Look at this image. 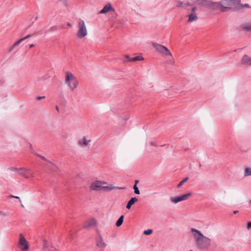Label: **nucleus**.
I'll return each instance as SVG.
<instances>
[{
	"instance_id": "47",
	"label": "nucleus",
	"mask_w": 251,
	"mask_h": 251,
	"mask_svg": "<svg viewBox=\"0 0 251 251\" xmlns=\"http://www.w3.org/2000/svg\"><path fill=\"white\" fill-rule=\"evenodd\" d=\"M67 25H68V26H72V25H71L70 23H68L67 24Z\"/></svg>"
},
{
	"instance_id": "3",
	"label": "nucleus",
	"mask_w": 251,
	"mask_h": 251,
	"mask_svg": "<svg viewBox=\"0 0 251 251\" xmlns=\"http://www.w3.org/2000/svg\"><path fill=\"white\" fill-rule=\"evenodd\" d=\"M152 47L155 49L156 51L165 55H169L172 57V54L168 49L161 44H159L156 43H153Z\"/></svg>"
},
{
	"instance_id": "35",
	"label": "nucleus",
	"mask_w": 251,
	"mask_h": 251,
	"mask_svg": "<svg viewBox=\"0 0 251 251\" xmlns=\"http://www.w3.org/2000/svg\"><path fill=\"white\" fill-rule=\"evenodd\" d=\"M125 57L129 61H131V58L128 55H125Z\"/></svg>"
},
{
	"instance_id": "49",
	"label": "nucleus",
	"mask_w": 251,
	"mask_h": 251,
	"mask_svg": "<svg viewBox=\"0 0 251 251\" xmlns=\"http://www.w3.org/2000/svg\"><path fill=\"white\" fill-rule=\"evenodd\" d=\"M249 203L251 205V200L249 201Z\"/></svg>"
},
{
	"instance_id": "36",
	"label": "nucleus",
	"mask_w": 251,
	"mask_h": 251,
	"mask_svg": "<svg viewBox=\"0 0 251 251\" xmlns=\"http://www.w3.org/2000/svg\"><path fill=\"white\" fill-rule=\"evenodd\" d=\"M30 151H31V152H32V153H34V154H35V153L34 152V151L33 150L32 146V145H31V144L30 145Z\"/></svg>"
},
{
	"instance_id": "32",
	"label": "nucleus",
	"mask_w": 251,
	"mask_h": 251,
	"mask_svg": "<svg viewBox=\"0 0 251 251\" xmlns=\"http://www.w3.org/2000/svg\"><path fill=\"white\" fill-rule=\"evenodd\" d=\"M251 228V222H250L247 224V228L250 229Z\"/></svg>"
},
{
	"instance_id": "18",
	"label": "nucleus",
	"mask_w": 251,
	"mask_h": 251,
	"mask_svg": "<svg viewBox=\"0 0 251 251\" xmlns=\"http://www.w3.org/2000/svg\"><path fill=\"white\" fill-rule=\"evenodd\" d=\"M198 20V17L195 13H191L188 15V22H192Z\"/></svg>"
},
{
	"instance_id": "15",
	"label": "nucleus",
	"mask_w": 251,
	"mask_h": 251,
	"mask_svg": "<svg viewBox=\"0 0 251 251\" xmlns=\"http://www.w3.org/2000/svg\"><path fill=\"white\" fill-rule=\"evenodd\" d=\"M32 36L31 35L29 34L25 36V37L22 38L20 39L19 40L17 41L16 42H15L14 45L10 48L9 49V51H11L16 46H18L20 43H21L23 41L25 40L26 39H28Z\"/></svg>"
},
{
	"instance_id": "19",
	"label": "nucleus",
	"mask_w": 251,
	"mask_h": 251,
	"mask_svg": "<svg viewBox=\"0 0 251 251\" xmlns=\"http://www.w3.org/2000/svg\"><path fill=\"white\" fill-rule=\"evenodd\" d=\"M90 142V140H87L86 139V138L84 137L83 138V139L82 140H79V141L78 143H79V144L80 145H83L86 146Z\"/></svg>"
},
{
	"instance_id": "1",
	"label": "nucleus",
	"mask_w": 251,
	"mask_h": 251,
	"mask_svg": "<svg viewBox=\"0 0 251 251\" xmlns=\"http://www.w3.org/2000/svg\"><path fill=\"white\" fill-rule=\"evenodd\" d=\"M190 231L194 239L196 246L201 250H205L211 245V239L204 236L201 231L191 228Z\"/></svg>"
},
{
	"instance_id": "20",
	"label": "nucleus",
	"mask_w": 251,
	"mask_h": 251,
	"mask_svg": "<svg viewBox=\"0 0 251 251\" xmlns=\"http://www.w3.org/2000/svg\"><path fill=\"white\" fill-rule=\"evenodd\" d=\"M124 216L123 215H122L120 217L119 219L117 221V222L116 223V226L117 227H119L120 226H121L122 225L123 221H124Z\"/></svg>"
},
{
	"instance_id": "33",
	"label": "nucleus",
	"mask_w": 251,
	"mask_h": 251,
	"mask_svg": "<svg viewBox=\"0 0 251 251\" xmlns=\"http://www.w3.org/2000/svg\"><path fill=\"white\" fill-rule=\"evenodd\" d=\"M10 197L14 198H15V199H19L20 200V201L21 202V201L20 200V197H19L18 196H13V195H10Z\"/></svg>"
},
{
	"instance_id": "27",
	"label": "nucleus",
	"mask_w": 251,
	"mask_h": 251,
	"mask_svg": "<svg viewBox=\"0 0 251 251\" xmlns=\"http://www.w3.org/2000/svg\"><path fill=\"white\" fill-rule=\"evenodd\" d=\"M152 229H147V230H146L144 231V234L145 235H150L151 234V233H152Z\"/></svg>"
},
{
	"instance_id": "22",
	"label": "nucleus",
	"mask_w": 251,
	"mask_h": 251,
	"mask_svg": "<svg viewBox=\"0 0 251 251\" xmlns=\"http://www.w3.org/2000/svg\"><path fill=\"white\" fill-rule=\"evenodd\" d=\"M102 190L106 191H110L113 189H114V186L112 185H109V186H103L102 188Z\"/></svg>"
},
{
	"instance_id": "24",
	"label": "nucleus",
	"mask_w": 251,
	"mask_h": 251,
	"mask_svg": "<svg viewBox=\"0 0 251 251\" xmlns=\"http://www.w3.org/2000/svg\"><path fill=\"white\" fill-rule=\"evenodd\" d=\"M250 176H251V168H246L245 169L244 176L246 177Z\"/></svg>"
},
{
	"instance_id": "9",
	"label": "nucleus",
	"mask_w": 251,
	"mask_h": 251,
	"mask_svg": "<svg viewBox=\"0 0 251 251\" xmlns=\"http://www.w3.org/2000/svg\"><path fill=\"white\" fill-rule=\"evenodd\" d=\"M19 248L23 251H25L28 249L27 243L25 238L22 235H20Z\"/></svg>"
},
{
	"instance_id": "28",
	"label": "nucleus",
	"mask_w": 251,
	"mask_h": 251,
	"mask_svg": "<svg viewBox=\"0 0 251 251\" xmlns=\"http://www.w3.org/2000/svg\"><path fill=\"white\" fill-rule=\"evenodd\" d=\"M35 154L39 157H40L42 159L45 160V161H47L48 162H49L44 156H42L40 154H39L38 153H35Z\"/></svg>"
},
{
	"instance_id": "4",
	"label": "nucleus",
	"mask_w": 251,
	"mask_h": 251,
	"mask_svg": "<svg viewBox=\"0 0 251 251\" xmlns=\"http://www.w3.org/2000/svg\"><path fill=\"white\" fill-rule=\"evenodd\" d=\"M79 29L77 32L76 35L78 38H82L87 34V31L86 29L85 23L83 20H80L78 22Z\"/></svg>"
},
{
	"instance_id": "40",
	"label": "nucleus",
	"mask_w": 251,
	"mask_h": 251,
	"mask_svg": "<svg viewBox=\"0 0 251 251\" xmlns=\"http://www.w3.org/2000/svg\"><path fill=\"white\" fill-rule=\"evenodd\" d=\"M196 8L195 7H194L192 8L191 11H192V12H193L196 10Z\"/></svg>"
},
{
	"instance_id": "16",
	"label": "nucleus",
	"mask_w": 251,
	"mask_h": 251,
	"mask_svg": "<svg viewBox=\"0 0 251 251\" xmlns=\"http://www.w3.org/2000/svg\"><path fill=\"white\" fill-rule=\"evenodd\" d=\"M138 201V199L136 197H133L128 201L126 208L128 209H130L131 206Z\"/></svg>"
},
{
	"instance_id": "17",
	"label": "nucleus",
	"mask_w": 251,
	"mask_h": 251,
	"mask_svg": "<svg viewBox=\"0 0 251 251\" xmlns=\"http://www.w3.org/2000/svg\"><path fill=\"white\" fill-rule=\"evenodd\" d=\"M240 27L242 29L247 32L251 31V24L247 23L242 24Z\"/></svg>"
},
{
	"instance_id": "6",
	"label": "nucleus",
	"mask_w": 251,
	"mask_h": 251,
	"mask_svg": "<svg viewBox=\"0 0 251 251\" xmlns=\"http://www.w3.org/2000/svg\"><path fill=\"white\" fill-rule=\"evenodd\" d=\"M217 7L220 6L222 8L221 11L222 12H225L226 9L231 8L230 7L233 5V2L232 0H222L219 2H217Z\"/></svg>"
},
{
	"instance_id": "8",
	"label": "nucleus",
	"mask_w": 251,
	"mask_h": 251,
	"mask_svg": "<svg viewBox=\"0 0 251 251\" xmlns=\"http://www.w3.org/2000/svg\"><path fill=\"white\" fill-rule=\"evenodd\" d=\"M106 182L104 181H101L97 180L93 182L90 187L91 190H95V191H100L102 190V188L103 186H102V184H106Z\"/></svg>"
},
{
	"instance_id": "48",
	"label": "nucleus",
	"mask_w": 251,
	"mask_h": 251,
	"mask_svg": "<svg viewBox=\"0 0 251 251\" xmlns=\"http://www.w3.org/2000/svg\"><path fill=\"white\" fill-rule=\"evenodd\" d=\"M38 16H36V17H35V18H34L35 21L37 20L38 19Z\"/></svg>"
},
{
	"instance_id": "12",
	"label": "nucleus",
	"mask_w": 251,
	"mask_h": 251,
	"mask_svg": "<svg viewBox=\"0 0 251 251\" xmlns=\"http://www.w3.org/2000/svg\"><path fill=\"white\" fill-rule=\"evenodd\" d=\"M96 245L98 248L102 249H104L106 246V244L103 242L102 236L99 234L96 240Z\"/></svg>"
},
{
	"instance_id": "37",
	"label": "nucleus",
	"mask_w": 251,
	"mask_h": 251,
	"mask_svg": "<svg viewBox=\"0 0 251 251\" xmlns=\"http://www.w3.org/2000/svg\"><path fill=\"white\" fill-rule=\"evenodd\" d=\"M243 7H249L250 6H249V4L246 3V4L243 5Z\"/></svg>"
},
{
	"instance_id": "34",
	"label": "nucleus",
	"mask_w": 251,
	"mask_h": 251,
	"mask_svg": "<svg viewBox=\"0 0 251 251\" xmlns=\"http://www.w3.org/2000/svg\"><path fill=\"white\" fill-rule=\"evenodd\" d=\"M125 188L122 187H118V186H114V189H119V190H122L124 189Z\"/></svg>"
},
{
	"instance_id": "43",
	"label": "nucleus",
	"mask_w": 251,
	"mask_h": 251,
	"mask_svg": "<svg viewBox=\"0 0 251 251\" xmlns=\"http://www.w3.org/2000/svg\"><path fill=\"white\" fill-rule=\"evenodd\" d=\"M62 1L64 4L66 3L67 0H60Z\"/></svg>"
},
{
	"instance_id": "14",
	"label": "nucleus",
	"mask_w": 251,
	"mask_h": 251,
	"mask_svg": "<svg viewBox=\"0 0 251 251\" xmlns=\"http://www.w3.org/2000/svg\"><path fill=\"white\" fill-rule=\"evenodd\" d=\"M96 223L97 222L95 219H91L86 222V223L83 226V227L84 228H89L90 227L95 226L96 225Z\"/></svg>"
},
{
	"instance_id": "5",
	"label": "nucleus",
	"mask_w": 251,
	"mask_h": 251,
	"mask_svg": "<svg viewBox=\"0 0 251 251\" xmlns=\"http://www.w3.org/2000/svg\"><path fill=\"white\" fill-rule=\"evenodd\" d=\"M192 195L191 193H188L180 196H177L176 197H171L170 198V201L174 204H176L180 201L187 200L190 196Z\"/></svg>"
},
{
	"instance_id": "50",
	"label": "nucleus",
	"mask_w": 251,
	"mask_h": 251,
	"mask_svg": "<svg viewBox=\"0 0 251 251\" xmlns=\"http://www.w3.org/2000/svg\"><path fill=\"white\" fill-rule=\"evenodd\" d=\"M193 251L191 250V251Z\"/></svg>"
},
{
	"instance_id": "38",
	"label": "nucleus",
	"mask_w": 251,
	"mask_h": 251,
	"mask_svg": "<svg viewBox=\"0 0 251 251\" xmlns=\"http://www.w3.org/2000/svg\"><path fill=\"white\" fill-rule=\"evenodd\" d=\"M190 3L189 2L184 3V6H187L190 5Z\"/></svg>"
},
{
	"instance_id": "26",
	"label": "nucleus",
	"mask_w": 251,
	"mask_h": 251,
	"mask_svg": "<svg viewBox=\"0 0 251 251\" xmlns=\"http://www.w3.org/2000/svg\"><path fill=\"white\" fill-rule=\"evenodd\" d=\"M133 188L134 189V193L135 194H137V195L140 194V191H139L138 187L136 185V184L134 185Z\"/></svg>"
},
{
	"instance_id": "42",
	"label": "nucleus",
	"mask_w": 251,
	"mask_h": 251,
	"mask_svg": "<svg viewBox=\"0 0 251 251\" xmlns=\"http://www.w3.org/2000/svg\"><path fill=\"white\" fill-rule=\"evenodd\" d=\"M238 212H239V211H238V210H235L233 211V213L234 214H236L238 213Z\"/></svg>"
},
{
	"instance_id": "46",
	"label": "nucleus",
	"mask_w": 251,
	"mask_h": 251,
	"mask_svg": "<svg viewBox=\"0 0 251 251\" xmlns=\"http://www.w3.org/2000/svg\"><path fill=\"white\" fill-rule=\"evenodd\" d=\"M129 116H126V118H125V120H127L128 119H129Z\"/></svg>"
},
{
	"instance_id": "25",
	"label": "nucleus",
	"mask_w": 251,
	"mask_h": 251,
	"mask_svg": "<svg viewBox=\"0 0 251 251\" xmlns=\"http://www.w3.org/2000/svg\"><path fill=\"white\" fill-rule=\"evenodd\" d=\"M188 177H186L184 178L182 180H181L177 185V187L178 188H180L185 182H186L188 180Z\"/></svg>"
},
{
	"instance_id": "21",
	"label": "nucleus",
	"mask_w": 251,
	"mask_h": 251,
	"mask_svg": "<svg viewBox=\"0 0 251 251\" xmlns=\"http://www.w3.org/2000/svg\"><path fill=\"white\" fill-rule=\"evenodd\" d=\"M205 0H193V2L198 5L203 6Z\"/></svg>"
},
{
	"instance_id": "41",
	"label": "nucleus",
	"mask_w": 251,
	"mask_h": 251,
	"mask_svg": "<svg viewBox=\"0 0 251 251\" xmlns=\"http://www.w3.org/2000/svg\"><path fill=\"white\" fill-rule=\"evenodd\" d=\"M138 182H139V180H135V184H136V186H137V184H138Z\"/></svg>"
},
{
	"instance_id": "2",
	"label": "nucleus",
	"mask_w": 251,
	"mask_h": 251,
	"mask_svg": "<svg viewBox=\"0 0 251 251\" xmlns=\"http://www.w3.org/2000/svg\"><path fill=\"white\" fill-rule=\"evenodd\" d=\"M65 83L71 90H74L78 86V81L75 76L71 72H65Z\"/></svg>"
},
{
	"instance_id": "7",
	"label": "nucleus",
	"mask_w": 251,
	"mask_h": 251,
	"mask_svg": "<svg viewBox=\"0 0 251 251\" xmlns=\"http://www.w3.org/2000/svg\"><path fill=\"white\" fill-rule=\"evenodd\" d=\"M18 174L24 176L25 178L34 176L33 172L26 168H20L19 169Z\"/></svg>"
},
{
	"instance_id": "23",
	"label": "nucleus",
	"mask_w": 251,
	"mask_h": 251,
	"mask_svg": "<svg viewBox=\"0 0 251 251\" xmlns=\"http://www.w3.org/2000/svg\"><path fill=\"white\" fill-rule=\"evenodd\" d=\"M144 60V58L141 56H136L131 59V62H135L137 61H140Z\"/></svg>"
},
{
	"instance_id": "11",
	"label": "nucleus",
	"mask_w": 251,
	"mask_h": 251,
	"mask_svg": "<svg viewBox=\"0 0 251 251\" xmlns=\"http://www.w3.org/2000/svg\"><path fill=\"white\" fill-rule=\"evenodd\" d=\"M241 64L248 67L251 66V57H250L247 54L244 55L241 59Z\"/></svg>"
},
{
	"instance_id": "44",
	"label": "nucleus",
	"mask_w": 251,
	"mask_h": 251,
	"mask_svg": "<svg viewBox=\"0 0 251 251\" xmlns=\"http://www.w3.org/2000/svg\"><path fill=\"white\" fill-rule=\"evenodd\" d=\"M55 109L57 111H59V107L58 106H55Z\"/></svg>"
},
{
	"instance_id": "39",
	"label": "nucleus",
	"mask_w": 251,
	"mask_h": 251,
	"mask_svg": "<svg viewBox=\"0 0 251 251\" xmlns=\"http://www.w3.org/2000/svg\"><path fill=\"white\" fill-rule=\"evenodd\" d=\"M151 145L152 146H156V145H155V143H154L153 142H151Z\"/></svg>"
},
{
	"instance_id": "13",
	"label": "nucleus",
	"mask_w": 251,
	"mask_h": 251,
	"mask_svg": "<svg viewBox=\"0 0 251 251\" xmlns=\"http://www.w3.org/2000/svg\"><path fill=\"white\" fill-rule=\"evenodd\" d=\"M114 10V8L112 7L110 3H108L106 4L103 8L100 11V14H105L110 11H113Z\"/></svg>"
},
{
	"instance_id": "31",
	"label": "nucleus",
	"mask_w": 251,
	"mask_h": 251,
	"mask_svg": "<svg viewBox=\"0 0 251 251\" xmlns=\"http://www.w3.org/2000/svg\"><path fill=\"white\" fill-rule=\"evenodd\" d=\"M176 6L177 7H180V6H182V7H183L184 6V3L182 2H179L177 5H176Z\"/></svg>"
},
{
	"instance_id": "10",
	"label": "nucleus",
	"mask_w": 251,
	"mask_h": 251,
	"mask_svg": "<svg viewBox=\"0 0 251 251\" xmlns=\"http://www.w3.org/2000/svg\"><path fill=\"white\" fill-rule=\"evenodd\" d=\"M217 2L205 0L203 7L207 10H214L217 8Z\"/></svg>"
},
{
	"instance_id": "45",
	"label": "nucleus",
	"mask_w": 251,
	"mask_h": 251,
	"mask_svg": "<svg viewBox=\"0 0 251 251\" xmlns=\"http://www.w3.org/2000/svg\"><path fill=\"white\" fill-rule=\"evenodd\" d=\"M34 47V44H30V45H29V47H30V48H32V47Z\"/></svg>"
},
{
	"instance_id": "29",
	"label": "nucleus",
	"mask_w": 251,
	"mask_h": 251,
	"mask_svg": "<svg viewBox=\"0 0 251 251\" xmlns=\"http://www.w3.org/2000/svg\"><path fill=\"white\" fill-rule=\"evenodd\" d=\"M9 170L12 171L17 172L18 173L19 172V169L15 167H11L9 168Z\"/></svg>"
},
{
	"instance_id": "30",
	"label": "nucleus",
	"mask_w": 251,
	"mask_h": 251,
	"mask_svg": "<svg viewBox=\"0 0 251 251\" xmlns=\"http://www.w3.org/2000/svg\"><path fill=\"white\" fill-rule=\"evenodd\" d=\"M45 96H39V97H38L36 98V100L37 101H39L43 99H45Z\"/></svg>"
}]
</instances>
